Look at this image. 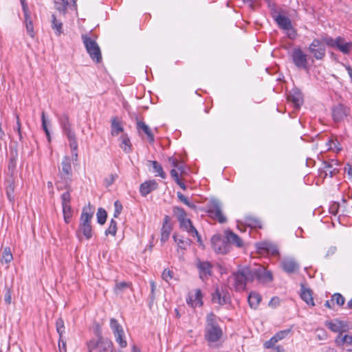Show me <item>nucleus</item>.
I'll return each instance as SVG.
<instances>
[{"mask_svg":"<svg viewBox=\"0 0 352 352\" xmlns=\"http://www.w3.org/2000/svg\"><path fill=\"white\" fill-rule=\"evenodd\" d=\"M255 280L260 283H269L273 280V276L264 265H260L258 268L254 270L245 267L234 272L230 276L228 283L236 291L242 292L245 289L248 282H253Z\"/></svg>","mask_w":352,"mask_h":352,"instance_id":"1","label":"nucleus"},{"mask_svg":"<svg viewBox=\"0 0 352 352\" xmlns=\"http://www.w3.org/2000/svg\"><path fill=\"white\" fill-rule=\"evenodd\" d=\"M223 334L216 316L210 313L206 317V324L205 327V339L208 342H216L220 340Z\"/></svg>","mask_w":352,"mask_h":352,"instance_id":"2","label":"nucleus"},{"mask_svg":"<svg viewBox=\"0 0 352 352\" xmlns=\"http://www.w3.org/2000/svg\"><path fill=\"white\" fill-rule=\"evenodd\" d=\"M59 123L63 133L67 136L71 149L76 151L78 149V143L74 131L72 127L69 116L63 114L58 118Z\"/></svg>","mask_w":352,"mask_h":352,"instance_id":"3","label":"nucleus"},{"mask_svg":"<svg viewBox=\"0 0 352 352\" xmlns=\"http://www.w3.org/2000/svg\"><path fill=\"white\" fill-rule=\"evenodd\" d=\"M81 38L90 58L97 63H100L102 60V54L100 48L96 41L87 34H82Z\"/></svg>","mask_w":352,"mask_h":352,"instance_id":"4","label":"nucleus"},{"mask_svg":"<svg viewBox=\"0 0 352 352\" xmlns=\"http://www.w3.org/2000/svg\"><path fill=\"white\" fill-rule=\"evenodd\" d=\"M59 173L61 179L65 180V183L64 186H63L60 182H58L56 184L58 190L68 188L72 176V169L69 157L65 156L63 157L59 167Z\"/></svg>","mask_w":352,"mask_h":352,"instance_id":"5","label":"nucleus"},{"mask_svg":"<svg viewBox=\"0 0 352 352\" xmlns=\"http://www.w3.org/2000/svg\"><path fill=\"white\" fill-rule=\"evenodd\" d=\"M325 44L332 48H336L344 54H349L352 50V43L346 42L343 37L338 36L333 38L329 36L323 37Z\"/></svg>","mask_w":352,"mask_h":352,"instance_id":"6","label":"nucleus"},{"mask_svg":"<svg viewBox=\"0 0 352 352\" xmlns=\"http://www.w3.org/2000/svg\"><path fill=\"white\" fill-rule=\"evenodd\" d=\"M208 212L210 217L217 219L221 223L226 221V218L221 211V204L218 199H212L210 201L208 206Z\"/></svg>","mask_w":352,"mask_h":352,"instance_id":"7","label":"nucleus"},{"mask_svg":"<svg viewBox=\"0 0 352 352\" xmlns=\"http://www.w3.org/2000/svg\"><path fill=\"white\" fill-rule=\"evenodd\" d=\"M212 247L217 254H225L231 250V245L228 244L226 238L220 235H214L211 239Z\"/></svg>","mask_w":352,"mask_h":352,"instance_id":"8","label":"nucleus"},{"mask_svg":"<svg viewBox=\"0 0 352 352\" xmlns=\"http://www.w3.org/2000/svg\"><path fill=\"white\" fill-rule=\"evenodd\" d=\"M294 64L299 69H306L308 65V56L300 48H294L291 52Z\"/></svg>","mask_w":352,"mask_h":352,"instance_id":"9","label":"nucleus"},{"mask_svg":"<svg viewBox=\"0 0 352 352\" xmlns=\"http://www.w3.org/2000/svg\"><path fill=\"white\" fill-rule=\"evenodd\" d=\"M325 43L322 40L314 39L310 44L308 50L311 52L314 58L317 60H322L325 56Z\"/></svg>","mask_w":352,"mask_h":352,"instance_id":"10","label":"nucleus"},{"mask_svg":"<svg viewBox=\"0 0 352 352\" xmlns=\"http://www.w3.org/2000/svg\"><path fill=\"white\" fill-rule=\"evenodd\" d=\"M212 300L220 305H226L230 301V294L226 287H217L212 294Z\"/></svg>","mask_w":352,"mask_h":352,"instance_id":"11","label":"nucleus"},{"mask_svg":"<svg viewBox=\"0 0 352 352\" xmlns=\"http://www.w3.org/2000/svg\"><path fill=\"white\" fill-rule=\"evenodd\" d=\"M325 326L334 333H344L348 330V325L344 321L335 319L325 322Z\"/></svg>","mask_w":352,"mask_h":352,"instance_id":"12","label":"nucleus"},{"mask_svg":"<svg viewBox=\"0 0 352 352\" xmlns=\"http://www.w3.org/2000/svg\"><path fill=\"white\" fill-rule=\"evenodd\" d=\"M94 209L90 204L82 208V213L80 219L79 226H90L91 221L93 218Z\"/></svg>","mask_w":352,"mask_h":352,"instance_id":"13","label":"nucleus"},{"mask_svg":"<svg viewBox=\"0 0 352 352\" xmlns=\"http://www.w3.org/2000/svg\"><path fill=\"white\" fill-rule=\"evenodd\" d=\"M23 11L24 12L25 28L28 34L32 37H34V25L32 20L30 19V14L28 12V6L25 0H20Z\"/></svg>","mask_w":352,"mask_h":352,"instance_id":"14","label":"nucleus"},{"mask_svg":"<svg viewBox=\"0 0 352 352\" xmlns=\"http://www.w3.org/2000/svg\"><path fill=\"white\" fill-rule=\"evenodd\" d=\"M349 111V109L342 104H338L332 109V117L335 122H340L346 117Z\"/></svg>","mask_w":352,"mask_h":352,"instance_id":"15","label":"nucleus"},{"mask_svg":"<svg viewBox=\"0 0 352 352\" xmlns=\"http://www.w3.org/2000/svg\"><path fill=\"white\" fill-rule=\"evenodd\" d=\"M287 100L291 102L296 109H299L303 102V98L300 91L294 88L287 95Z\"/></svg>","mask_w":352,"mask_h":352,"instance_id":"16","label":"nucleus"},{"mask_svg":"<svg viewBox=\"0 0 352 352\" xmlns=\"http://www.w3.org/2000/svg\"><path fill=\"white\" fill-rule=\"evenodd\" d=\"M273 18L280 28L285 30H290L292 29L291 20L288 17L274 11Z\"/></svg>","mask_w":352,"mask_h":352,"instance_id":"17","label":"nucleus"},{"mask_svg":"<svg viewBox=\"0 0 352 352\" xmlns=\"http://www.w3.org/2000/svg\"><path fill=\"white\" fill-rule=\"evenodd\" d=\"M289 329L283 330L277 332L273 337H272L269 340L264 343L265 348H273L278 342L284 339L289 333Z\"/></svg>","mask_w":352,"mask_h":352,"instance_id":"18","label":"nucleus"},{"mask_svg":"<svg viewBox=\"0 0 352 352\" xmlns=\"http://www.w3.org/2000/svg\"><path fill=\"white\" fill-rule=\"evenodd\" d=\"M158 184L155 180H148L142 183L140 186V192L143 197H146L152 191L157 188Z\"/></svg>","mask_w":352,"mask_h":352,"instance_id":"19","label":"nucleus"},{"mask_svg":"<svg viewBox=\"0 0 352 352\" xmlns=\"http://www.w3.org/2000/svg\"><path fill=\"white\" fill-rule=\"evenodd\" d=\"M258 249L266 252L268 254L273 256L279 255L278 250L275 244L270 242H262L258 244Z\"/></svg>","mask_w":352,"mask_h":352,"instance_id":"20","label":"nucleus"},{"mask_svg":"<svg viewBox=\"0 0 352 352\" xmlns=\"http://www.w3.org/2000/svg\"><path fill=\"white\" fill-rule=\"evenodd\" d=\"M170 218L169 216L166 215L164 218V222L161 231V241L162 243L165 242L168 240L170 232L172 230V227L170 223Z\"/></svg>","mask_w":352,"mask_h":352,"instance_id":"21","label":"nucleus"},{"mask_svg":"<svg viewBox=\"0 0 352 352\" xmlns=\"http://www.w3.org/2000/svg\"><path fill=\"white\" fill-rule=\"evenodd\" d=\"M179 223L182 228L186 230L191 236H196L197 237V241L201 242L200 236L189 219H186L184 221H180Z\"/></svg>","mask_w":352,"mask_h":352,"instance_id":"22","label":"nucleus"},{"mask_svg":"<svg viewBox=\"0 0 352 352\" xmlns=\"http://www.w3.org/2000/svg\"><path fill=\"white\" fill-rule=\"evenodd\" d=\"M186 302L188 305L192 307L201 306L202 305L201 290L196 289L194 294H189Z\"/></svg>","mask_w":352,"mask_h":352,"instance_id":"23","label":"nucleus"},{"mask_svg":"<svg viewBox=\"0 0 352 352\" xmlns=\"http://www.w3.org/2000/svg\"><path fill=\"white\" fill-rule=\"evenodd\" d=\"M225 237L228 244H234L238 248L243 245L242 239L235 233L230 230L225 231Z\"/></svg>","mask_w":352,"mask_h":352,"instance_id":"24","label":"nucleus"},{"mask_svg":"<svg viewBox=\"0 0 352 352\" xmlns=\"http://www.w3.org/2000/svg\"><path fill=\"white\" fill-rule=\"evenodd\" d=\"M92 227L90 226H79L76 231V234L80 241H82L83 237L87 240L90 239L92 237Z\"/></svg>","mask_w":352,"mask_h":352,"instance_id":"25","label":"nucleus"},{"mask_svg":"<svg viewBox=\"0 0 352 352\" xmlns=\"http://www.w3.org/2000/svg\"><path fill=\"white\" fill-rule=\"evenodd\" d=\"M300 298L302 300H304L308 305L314 306V302L312 296V292L310 289L305 287V286L301 284V289H300Z\"/></svg>","mask_w":352,"mask_h":352,"instance_id":"26","label":"nucleus"},{"mask_svg":"<svg viewBox=\"0 0 352 352\" xmlns=\"http://www.w3.org/2000/svg\"><path fill=\"white\" fill-rule=\"evenodd\" d=\"M137 128L138 130H142L147 135L149 142H154V135L147 124L142 121H138Z\"/></svg>","mask_w":352,"mask_h":352,"instance_id":"27","label":"nucleus"},{"mask_svg":"<svg viewBox=\"0 0 352 352\" xmlns=\"http://www.w3.org/2000/svg\"><path fill=\"white\" fill-rule=\"evenodd\" d=\"M131 286V283L129 282L122 281L118 282L116 281V285L113 288L114 293L117 295L122 294L126 289L130 288Z\"/></svg>","mask_w":352,"mask_h":352,"instance_id":"28","label":"nucleus"},{"mask_svg":"<svg viewBox=\"0 0 352 352\" xmlns=\"http://www.w3.org/2000/svg\"><path fill=\"white\" fill-rule=\"evenodd\" d=\"M261 300V296L259 294L256 292H251L249 294L248 296V302L250 304V306L253 308L256 309L258 305H259L260 302Z\"/></svg>","mask_w":352,"mask_h":352,"instance_id":"29","label":"nucleus"},{"mask_svg":"<svg viewBox=\"0 0 352 352\" xmlns=\"http://www.w3.org/2000/svg\"><path fill=\"white\" fill-rule=\"evenodd\" d=\"M212 265H197L199 277L202 280H205L211 275V267Z\"/></svg>","mask_w":352,"mask_h":352,"instance_id":"30","label":"nucleus"},{"mask_svg":"<svg viewBox=\"0 0 352 352\" xmlns=\"http://www.w3.org/2000/svg\"><path fill=\"white\" fill-rule=\"evenodd\" d=\"M120 147L126 153H129L131 151V144L127 135L124 134L120 137Z\"/></svg>","mask_w":352,"mask_h":352,"instance_id":"31","label":"nucleus"},{"mask_svg":"<svg viewBox=\"0 0 352 352\" xmlns=\"http://www.w3.org/2000/svg\"><path fill=\"white\" fill-rule=\"evenodd\" d=\"M12 258H13V256H12L11 250H10V248H4V250H3V252L1 253V257H0L1 262V263L4 262L6 263H8L12 260Z\"/></svg>","mask_w":352,"mask_h":352,"instance_id":"32","label":"nucleus"},{"mask_svg":"<svg viewBox=\"0 0 352 352\" xmlns=\"http://www.w3.org/2000/svg\"><path fill=\"white\" fill-rule=\"evenodd\" d=\"M148 163L152 164L154 173H158V175L163 179L166 178V173L163 170L162 166L157 161H148Z\"/></svg>","mask_w":352,"mask_h":352,"instance_id":"33","label":"nucleus"},{"mask_svg":"<svg viewBox=\"0 0 352 352\" xmlns=\"http://www.w3.org/2000/svg\"><path fill=\"white\" fill-rule=\"evenodd\" d=\"M110 327L114 335L118 333H124V330L117 320L111 318L110 320Z\"/></svg>","mask_w":352,"mask_h":352,"instance_id":"34","label":"nucleus"},{"mask_svg":"<svg viewBox=\"0 0 352 352\" xmlns=\"http://www.w3.org/2000/svg\"><path fill=\"white\" fill-rule=\"evenodd\" d=\"M97 221L99 224L103 225L105 223L107 218V213L102 208H99L96 213Z\"/></svg>","mask_w":352,"mask_h":352,"instance_id":"35","label":"nucleus"},{"mask_svg":"<svg viewBox=\"0 0 352 352\" xmlns=\"http://www.w3.org/2000/svg\"><path fill=\"white\" fill-rule=\"evenodd\" d=\"M174 215L177 217L179 222L184 221L186 218V213L184 210L179 207H174L173 209Z\"/></svg>","mask_w":352,"mask_h":352,"instance_id":"36","label":"nucleus"},{"mask_svg":"<svg viewBox=\"0 0 352 352\" xmlns=\"http://www.w3.org/2000/svg\"><path fill=\"white\" fill-rule=\"evenodd\" d=\"M122 131L123 128L121 126L120 122L114 118L111 123V135L117 136Z\"/></svg>","mask_w":352,"mask_h":352,"instance_id":"37","label":"nucleus"},{"mask_svg":"<svg viewBox=\"0 0 352 352\" xmlns=\"http://www.w3.org/2000/svg\"><path fill=\"white\" fill-rule=\"evenodd\" d=\"M52 28L56 31V34L58 36L60 35L63 30V23L56 19L54 14L52 15Z\"/></svg>","mask_w":352,"mask_h":352,"instance_id":"38","label":"nucleus"},{"mask_svg":"<svg viewBox=\"0 0 352 352\" xmlns=\"http://www.w3.org/2000/svg\"><path fill=\"white\" fill-rule=\"evenodd\" d=\"M64 219L66 223H69L72 217V208L70 204L62 205Z\"/></svg>","mask_w":352,"mask_h":352,"instance_id":"39","label":"nucleus"},{"mask_svg":"<svg viewBox=\"0 0 352 352\" xmlns=\"http://www.w3.org/2000/svg\"><path fill=\"white\" fill-rule=\"evenodd\" d=\"M111 345V342L102 340L97 349V352H108Z\"/></svg>","mask_w":352,"mask_h":352,"instance_id":"40","label":"nucleus"},{"mask_svg":"<svg viewBox=\"0 0 352 352\" xmlns=\"http://www.w3.org/2000/svg\"><path fill=\"white\" fill-rule=\"evenodd\" d=\"M331 302H336L338 306H342L344 304V297L339 293H336L331 296Z\"/></svg>","mask_w":352,"mask_h":352,"instance_id":"41","label":"nucleus"},{"mask_svg":"<svg viewBox=\"0 0 352 352\" xmlns=\"http://www.w3.org/2000/svg\"><path fill=\"white\" fill-rule=\"evenodd\" d=\"M117 232V222L114 219H111L109 228L105 231V234H111L115 236Z\"/></svg>","mask_w":352,"mask_h":352,"instance_id":"42","label":"nucleus"},{"mask_svg":"<svg viewBox=\"0 0 352 352\" xmlns=\"http://www.w3.org/2000/svg\"><path fill=\"white\" fill-rule=\"evenodd\" d=\"M102 340L103 339L102 338H100L98 340H90L87 343L88 352H92L94 350H97Z\"/></svg>","mask_w":352,"mask_h":352,"instance_id":"43","label":"nucleus"},{"mask_svg":"<svg viewBox=\"0 0 352 352\" xmlns=\"http://www.w3.org/2000/svg\"><path fill=\"white\" fill-rule=\"evenodd\" d=\"M56 331L59 334V337L63 338V334L65 331L64 322L62 318H58L56 322Z\"/></svg>","mask_w":352,"mask_h":352,"instance_id":"44","label":"nucleus"},{"mask_svg":"<svg viewBox=\"0 0 352 352\" xmlns=\"http://www.w3.org/2000/svg\"><path fill=\"white\" fill-rule=\"evenodd\" d=\"M337 173H338V168H329L328 170L324 169L320 172V176L324 178L329 175L330 177H333Z\"/></svg>","mask_w":352,"mask_h":352,"instance_id":"45","label":"nucleus"},{"mask_svg":"<svg viewBox=\"0 0 352 352\" xmlns=\"http://www.w3.org/2000/svg\"><path fill=\"white\" fill-rule=\"evenodd\" d=\"M347 336L343 335V333H339L337 337L335 339V343L337 346H342L346 344V341H347Z\"/></svg>","mask_w":352,"mask_h":352,"instance_id":"46","label":"nucleus"},{"mask_svg":"<svg viewBox=\"0 0 352 352\" xmlns=\"http://www.w3.org/2000/svg\"><path fill=\"white\" fill-rule=\"evenodd\" d=\"M116 338V342L118 343L120 347L124 348L127 345L126 341L124 340V333H118L114 335Z\"/></svg>","mask_w":352,"mask_h":352,"instance_id":"47","label":"nucleus"},{"mask_svg":"<svg viewBox=\"0 0 352 352\" xmlns=\"http://www.w3.org/2000/svg\"><path fill=\"white\" fill-rule=\"evenodd\" d=\"M66 189L67 190V192H64L61 196L62 205L70 204L71 196L69 191L71 190V187L69 186Z\"/></svg>","mask_w":352,"mask_h":352,"instance_id":"48","label":"nucleus"},{"mask_svg":"<svg viewBox=\"0 0 352 352\" xmlns=\"http://www.w3.org/2000/svg\"><path fill=\"white\" fill-rule=\"evenodd\" d=\"M162 277L165 281L168 282L174 278V272L169 269H165L162 274Z\"/></svg>","mask_w":352,"mask_h":352,"instance_id":"49","label":"nucleus"},{"mask_svg":"<svg viewBox=\"0 0 352 352\" xmlns=\"http://www.w3.org/2000/svg\"><path fill=\"white\" fill-rule=\"evenodd\" d=\"M41 120H42V127H43V129L44 130L47 138H48V140L50 141V131L48 130V128H47V120L45 118V112L43 111L42 112V114H41Z\"/></svg>","mask_w":352,"mask_h":352,"instance_id":"50","label":"nucleus"},{"mask_svg":"<svg viewBox=\"0 0 352 352\" xmlns=\"http://www.w3.org/2000/svg\"><path fill=\"white\" fill-rule=\"evenodd\" d=\"M178 199L190 208H195V205L188 201V199L180 192H177Z\"/></svg>","mask_w":352,"mask_h":352,"instance_id":"51","label":"nucleus"},{"mask_svg":"<svg viewBox=\"0 0 352 352\" xmlns=\"http://www.w3.org/2000/svg\"><path fill=\"white\" fill-rule=\"evenodd\" d=\"M114 208H115V210H114L113 217L115 218H117V217H118V216L120 214V213L122 212V206L119 201H116L114 203Z\"/></svg>","mask_w":352,"mask_h":352,"instance_id":"52","label":"nucleus"},{"mask_svg":"<svg viewBox=\"0 0 352 352\" xmlns=\"http://www.w3.org/2000/svg\"><path fill=\"white\" fill-rule=\"evenodd\" d=\"M117 178H118V175L116 173L110 174L104 179L105 185L107 186H111Z\"/></svg>","mask_w":352,"mask_h":352,"instance_id":"53","label":"nucleus"},{"mask_svg":"<svg viewBox=\"0 0 352 352\" xmlns=\"http://www.w3.org/2000/svg\"><path fill=\"white\" fill-rule=\"evenodd\" d=\"M14 129L18 133L19 140L23 141V136L21 133V123L18 116H16V126Z\"/></svg>","mask_w":352,"mask_h":352,"instance_id":"54","label":"nucleus"},{"mask_svg":"<svg viewBox=\"0 0 352 352\" xmlns=\"http://www.w3.org/2000/svg\"><path fill=\"white\" fill-rule=\"evenodd\" d=\"M298 265H282L283 270L287 274H293L298 270Z\"/></svg>","mask_w":352,"mask_h":352,"instance_id":"55","label":"nucleus"},{"mask_svg":"<svg viewBox=\"0 0 352 352\" xmlns=\"http://www.w3.org/2000/svg\"><path fill=\"white\" fill-rule=\"evenodd\" d=\"M280 300L278 297L274 296L272 298L270 301L269 302V306L273 308H275L280 305Z\"/></svg>","mask_w":352,"mask_h":352,"instance_id":"56","label":"nucleus"},{"mask_svg":"<svg viewBox=\"0 0 352 352\" xmlns=\"http://www.w3.org/2000/svg\"><path fill=\"white\" fill-rule=\"evenodd\" d=\"M297 261L292 256H286L283 258L282 264H296Z\"/></svg>","mask_w":352,"mask_h":352,"instance_id":"57","label":"nucleus"},{"mask_svg":"<svg viewBox=\"0 0 352 352\" xmlns=\"http://www.w3.org/2000/svg\"><path fill=\"white\" fill-rule=\"evenodd\" d=\"M150 285H151V294H150V298L152 302L155 300V291L156 289L155 283L153 280L150 281Z\"/></svg>","mask_w":352,"mask_h":352,"instance_id":"58","label":"nucleus"},{"mask_svg":"<svg viewBox=\"0 0 352 352\" xmlns=\"http://www.w3.org/2000/svg\"><path fill=\"white\" fill-rule=\"evenodd\" d=\"M324 167L323 168L324 169H329V168H335L334 166H338V164L335 161V160H332L331 162H324Z\"/></svg>","mask_w":352,"mask_h":352,"instance_id":"59","label":"nucleus"},{"mask_svg":"<svg viewBox=\"0 0 352 352\" xmlns=\"http://www.w3.org/2000/svg\"><path fill=\"white\" fill-rule=\"evenodd\" d=\"M58 347L60 352H66V342L60 338Z\"/></svg>","mask_w":352,"mask_h":352,"instance_id":"60","label":"nucleus"},{"mask_svg":"<svg viewBox=\"0 0 352 352\" xmlns=\"http://www.w3.org/2000/svg\"><path fill=\"white\" fill-rule=\"evenodd\" d=\"M14 191V188L12 185H9L7 189V195L10 201L14 199V197L12 196V192Z\"/></svg>","mask_w":352,"mask_h":352,"instance_id":"61","label":"nucleus"},{"mask_svg":"<svg viewBox=\"0 0 352 352\" xmlns=\"http://www.w3.org/2000/svg\"><path fill=\"white\" fill-rule=\"evenodd\" d=\"M170 175L175 182H177L179 179L178 172L175 168L170 170Z\"/></svg>","mask_w":352,"mask_h":352,"instance_id":"62","label":"nucleus"},{"mask_svg":"<svg viewBox=\"0 0 352 352\" xmlns=\"http://www.w3.org/2000/svg\"><path fill=\"white\" fill-rule=\"evenodd\" d=\"M173 238L175 239V241L177 242L180 245L181 248H183V246L184 245V243L188 244L187 241H185L182 239H179L177 237V236L174 235Z\"/></svg>","mask_w":352,"mask_h":352,"instance_id":"63","label":"nucleus"},{"mask_svg":"<svg viewBox=\"0 0 352 352\" xmlns=\"http://www.w3.org/2000/svg\"><path fill=\"white\" fill-rule=\"evenodd\" d=\"M175 168L180 171L181 175H183L184 173H186L184 165L182 162H179L178 165H175Z\"/></svg>","mask_w":352,"mask_h":352,"instance_id":"64","label":"nucleus"}]
</instances>
